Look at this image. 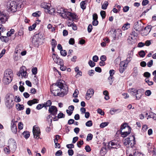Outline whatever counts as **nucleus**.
Wrapping results in <instances>:
<instances>
[{
	"label": "nucleus",
	"mask_w": 156,
	"mask_h": 156,
	"mask_svg": "<svg viewBox=\"0 0 156 156\" xmlns=\"http://www.w3.org/2000/svg\"><path fill=\"white\" fill-rule=\"evenodd\" d=\"M51 91L55 96L63 97L68 92V87L60 80L53 83L51 87Z\"/></svg>",
	"instance_id": "nucleus-1"
},
{
	"label": "nucleus",
	"mask_w": 156,
	"mask_h": 156,
	"mask_svg": "<svg viewBox=\"0 0 156 156\" xmlns=\"http://www.w3.org/2000/svg\"><path fill=\"white\" fill-rule=\"evenodd\" d=\"M22 5L21 2H19L16 1H10L7 3V10L9 12H15L16 11L17 9L20 10L21 8Z\"/></svg>",
	"instance_id": "nucleus-2"
},
{
	"label": "nucleus",
	"mask_w": 156,
	"mask_h": 156,
	"mask_svg": "<svg viewBox=\"0 0 156 156\" xmlns=\"http://www.w3.org/2000/svg\"><path fill=\"white\" fill-rule=\"evenodd\" d=\"M15 97L11 94H7L5 98V103L6 106L9 108H11L14 104Z\"/></svg>",
	"instance_id": "nucleus-3"
},
{
	"label": "nucleus",
	"mask_w": 156,
	"mask_h": 156,
	"mask_svg": "<svg viewBox=\"0 0 156 156\" xmlns=\"http://www.w3.org/2000/svg\"><path fill=\"white\" fill-rule=\"evenodd\" d=\"M13 75V73L11 69H9L5 70L3 79L4 83L6 84L10 83L12 80Z\"/></svg>",
	"instance_id": "nucleus-4"
},
{
	"label": "nucleus",
	"mask_w": 156,
	"mask_h": 156,
	"mask_svg": "<svg viewBox=\"0 0 156 156\" xmlns=\"http://www.w3.org/2000/svg\"><path fill=\"white\" fill-rule=\"evenodd\" d=\"M131 132V128L126 123L122 124L120 129V133L122 137H126Z\"/></svg>",
	"instance_id": "nucleus-5"
},
{
	"label": "nucleus",
	"mask_w": 156,
	"mask_h": 156,
	"mask_svg": "<svg viewBox=\"0 0 156 156\" xmlns=\"http://www.w3.org/2000/svg\"><path fill=\"white\" fill-rule=\"evenodd\" d=\"M8 147L12 151H15L16 149V144L15 140L12 138L9 139L8 141Z\"/></svg>",
	"instance_id": "nucleus-6"
},
{
	"label": "nucleus",
	"mask_w": 156,
	"mask_h": 156,
	"mask_svg": "<svg viewBox=\"0 0 156 156\" xmlns=\"http://www.w3.org/2000/svg\"><path fill=\"white\" fill-rule=\"evenodd\" d=\"M17 75L21 78H26L27 76V69L25 67L23 66L20 69V71L17 73Z\"/></svg>",
	"instance_id": "nucleus-7"
},
{
	"label": "nucleus",
	"mask_w": 156,
	"mask_h": 156,
	"mask_svg": "<svg viewBox=\"0 0 156 156\" xmlns=\"http://www.w3.org/2000/svg\"><path fill=\"white\" fill-rule=\"evenodd\" d=\"M133 139L132 140H130V138H127L125 139L123 141V144L125 146H128V147H132L134 143L135 137L133 136H132Z\"/></svg>",
	"instance_id": "nucleus-8"
},
{
	"label": "nucleus",
	"mask_w": 156,
	"mask_h": 156,
	"mask_svg": "<svg viewBox=\"0 0 156 156\" xmlns=\"http://www.w3.org/2000/svg\"><path fill=\"white\" fill-rule=\"evenodd\" d=\"M52 57L55 62L58 65H62L63 64V60L59 58L57 55H56L55 54H53L52 55Z\"/></svg>",
	"instance_id": "nucleus-9"
},
{
	"label": "nucleus",
	"mask_w": 156,
	"mask_h": 156,
	"mask_svg": "<svg viewBox=\"0 0 156 156\" xmlns=\"http://www.w3.org/2000/svg\"><path fill=\"white\" fill-rule=\"evenodd\" d=\"M33 132L34 137L35 138H38L39 137L40 133V130L39 127L35 125L33 127Z\"/></svg>",
	"instance_id": "nucleus-10"
},
{
	"label": "nucleus",
	"mask_w": 156,
	"mask_h": 156,
	"mask_svg": "<svg viewBox=\"0 0 156 156\" xmlns=\"http://www.w3.org/2000/svg\"><path fill=\"white\" fill-rule=\"evenodd\" d=\"M17 122V121L15 120V119H13L11 121V129L12 133L16 134L17 132V127L16 126V123Z\"/></svg>",
	"instance_id": "nucleus-11"
},
{
	"label": "nucleus",
	"mask_w": 156,
	"mask_h": 156,
	"mask_svg": "<svg viewBox=\"0 0 156 156\" xmlns=\"http://www.w3.org/2000/svg\"><path fill=\"white\" fill-rule=\"evenodd\" d=\"M94 93V90L92 88H90L87 90L85 98L87 100H89L93 95Z\"/></svg>",
	"instance_id": "nucleus-12"
},
{
	"label": "nucleus",
	"mask_w": 156,
	"mask_h": 156,
	"mask_svg": "<svg viewBox=\"0 0 156 156\" xmlns=\"http://www.w3.org/2000/svg\"><path fill=\"white\" fill-rule=\"evenodd\" d=\"M151 28V25H149L145 27L144 29L142 30V35L143 36L147 35L150 32Z\"/></svg>",
	"instance_id": "nucleus-13"
},
{
	"label": "nucleus",
	"mask_w": 156,
	"mask_h": 156,
	"mask_svg": "<svg viewBox=\"0 0 156 156\" xmlns=\"http://www.w3.org/2000/svg\"><path fill=\"white\" fill-rule=\"evenodd\" d=\"M57 111L56 107L54 106H51L48 109L49 113L53 115H55L57 114Z\"/></svg>",
	"instance_id": "nucleus-14"
},
{
	"label": "nucleus",
	"mask_w": 156,
	"mask_h": 156,
	"mask_svg": "<svg viewBox=\"0 0 156 156\" xmlns=\"http://www.w3.org/2000/svg\"><path fill=\"white\" fill-rule=\"evenodd\" d=\"M8 18V16L6 14L0 13V22L1 23H5L7 20Z\"/></svg>",
	"instance_id": "nucleus-15"
},
{
	"label": "nucleus",
	"mask_w": 156,
	"mask_h": 156,
	"mask_svg": "<svg viewBox=\"0 0 156 156\" xmlns=\"http://www.w3.org/2000/svg\"><path fill=\"white\" fill-rule=\"evenodd\" d=\"M143 90L141 89H138L137 90L135 97L136 100H139L142 95V92Z\"/></svg>",
	"instance_id": "nucleus-16"
},
{
	"label": "nucleus",
	"mask_w": 156,
	"mask_h": 156,
	"mask_svg": "<svg viewBox=\"0 0 156 156\" xmlns=\"http://www.w3.org/2000/svg\"><path fill=\"white\" fill-rule=\"evenodd\" d=\"M63 12L62 17L66 19L68 18L69 16H70V15L71 14V13L68 11L66 9H65V11H64V12Z\"/></svg>",
	"instance_id": "nucleus-17"
},
{
	"label": "nucleus",
	"mask_w": 156,
	"mask_h": 156,
	"mask_svg": "<svg viewBox=\"0 0 156 156\" xmlns=\"http://www.w3.org/2000/svg\"><path fill=\"white\" fill-rule=\"evenodd\" d=\"M115 141L112 140L111 142H110L109 143V146H110V144L111 146H112V147L113 148H117L119 147V144L116 143Z\"/></svg>",
	"instance_id": "nucleus-18"
},
{
	"label": "nucleus",
	"mask_w": 156,
	"mask_h": 156,
	"mask_svg": "<svg viewBox=\"0 0 156 156\" xmlns=\"http://www.w3.org/2000/svg\"><path fill=\"white\" fill-rule=\"evenodd\" d=\"M39 100L37 99H34L32 100L29 101L27 103L30 106H31L32 105L37 103L38 102Z\"/></svg>",
	"instance_id": "nucleus-19"
},
{
	"label": "nucleus",
	"mask_w": 156,
	"mask_h": 156,
	"mask_svg": "<svg viewBox=\"0 0 156 156\" xmlns=\"http://www.w3.org/2000/svg\"><path fill=\"white\" fill-rule=\"evenodd\" d=\"M65 9L62 8L60 6H58L57 8V12L59 14H61V16H62V15L63 14V12H64V11H65Z\"/></svg>",
	"instance_id": "nucleus-20"
},
{
	"label": "nucleus",
	"mask_w": 156,
	"mask_h": 156,
	"mask_svg": "<svg viewBox=\"0 0 156 156\" xmlns=\"http://www.w3.org/2000/svg\"><path fill=\"white\" fill-rule=\"evenodd\" d=\"M137 34L134 31H133L131 34L130 38L133 40H135L137 38Z\"/></svg>",
	"instance_id": "nucleus-21"
},
{
	"label": "nucleus",
	"mask_w": 156,
	"mask_h": 156,
	"mask_svg": "<svg viewBox=\"0 0 156 156\" xmlns=\"http://www.w3.org/2000/svg\"><path fill=\"white\" fill-rule=\"evenodd\" d=\"M41 39L38 37V35H36L33 37L32 40L33 43H38Z\"/></svg>",
	"instance_id": "nucleus-22"
},
{
	"label": "nucleus",
	"mask_w": 156,
	"mask_h": 156,
	"mask_svg": "<svg viewBox=\"0 0 156 156\" xmlns=\"http://www.w3.org/2000/svg\"><path fill=\"white\" fill-rule=\"evenodd\" d=\"M137 90L135 89L132 88L129 89L128 90V91L130 93L131 95L135 96Z\"/></svg>",
	"instance_id": "nucleus-23"
},
{
	"label": "nucleus",
	"mask_w": 156,
	"mask_h": 156,
	"mask_svg": "<svg viewBox=\"0 0 156 156\" xmlns=\"http://www.w3.org/2000/svg\"><path fill=\"white\" fill-rule=\"evenodd\" d=\"M49 4L45 2L42 3L41 4V7L46 9L47 10L50 9V5H49Z\"/></svg>",
	"instance_id": "nucleus-24"
},
{
	"label": "nucleus",
	"mask_w": 156,
	"mask_h": 156,
	"mask_svg": "<svg viewBox=\"0 0 156 156\" xmlns=\"http://www.w3.org/2000/svg\"><path fill=\"white\" fill-rule=\"evenodd\" d=\"M134 29L136 31H140L142 30L143 27L138 23H137L135 25Z\"/></svg>",
	"instance_id": "nucleus-25"
},
{
	"label": "nucleus",
	"mask_w": 156,
	"mask_h": 156,
	"mask_svg": "<svg viewBox=\"0 0 156 156\" xmlns=\"http://www.w3.org/2000/svg\"><path fill=\"white\" fill-rule=\"evenodd\" d=\"M133 56V54H132L131 52H130V53H129L127 55V58L125 60H124L126 62H127V63H129V62L131 60Z\"/></svg>",
	"instance_id": "nucleus-26"
},
{
	"label": "nucleus",
	"mask_w": 156,
	"mask_h": 156,
	"mask_svg": "<svg viewBox=\"0 0 156 156\" xmlns=\"http://www.w3.org/2000/svg\"><path fill=\"white\" fill-rule=\"evenodd\" d=\"M52 103L51 101L50 100H48L46 102L43 104L44 105V107L47 109V107H51Z\"/></svg>",
	"instance_id": "nucleus-27"
},
{
	"label": "nucleus",
	"mask_w": 156,
	"mask_h": 156,
	"mask_svg": "<svg viewBox=\"0 0 156 156\" xmlns=\"http://www.w3.org/2000/svg\"><path fill=\"white\" fill-rule=\"evenodd\" d=\"M128 63H127V62H126L125 61H124L122 62H121L120 64V66L122 67H123L124 68H125V69H126V67H127V64Z\"/></svg>",
	"instance_id": "nucleus-28"
},
{
	"label": "nucleus",
	"mask_w": 156,
	"mask_h": 156,
	"mask_svg": "<svg viewBox=\"0 0 156 156\" xmlns=\"http://www.w3.org/2000/svg\"><path fill=\"white\" fill-rule=\"evenodd\" d=\"M130 24L128 23L125 24L122 27V30H127L130 27Z\"/></svg>",
	"instance_id": "nucleus-29"
},
{
	"label": "nucleus",
	"mask_w": 156,
	"mask_h": 156,
	"mask_svg": "<svg viewBox=\"0 0 156 156\" xmlns=\"http://www.w3.org/2000/svg\"><path fill=\"white\" fill-rule=\"evenodd\" d=\"M103 94L105 96V99L106 100H108L109 99V97L108 96V92L106 90H104L103 92Z\"/></svg>",
	"instance_id": "nucleus-30"
},
{
	"label": "nucleus",
	"mask_w": 156,
	"mask_h": 156,
	"mask_svg": "<svg viewBox=\"0 0 156 156\" xmlns=\"http://www.w3.org/2000/svg\"><path fill=\"white\" fill-rule=\"evenodd\" d=\"M108 3L107 1H105L102 5L101 8L103 9H106L108 5Z\"/></svg>",
	"instance_id": "nucleus-31"
},
{
	"label": "nucleus",
	"mask_w": 156,
	"mask_h": 156,
	"mask_svg": "<svg viewBox=\"0 0 156 156\" xmlns=\"http://www.w3.org/2000/svg\"><path fill=\"white\" fill-rule=\"evenodd\" d=\"M23 135L25 138L27 139L29 137L30 134L28 131H24L23 133Z\"/></svg>",
	"instance_id": "nucleus-32"
},
{
	"label": "nucleus",
	"mask_w": 156,
	"mask_h": 156,
	"mask_svg": "<svg viewBox=\"0 0 156 156\" xmlns=\"http://www.w3.org/2000/svg\"><path fill=\"white\" fill-rule=\"evenodd\" d=\"M17 109L18 110H23L24 108L23 105H21L19 104H17L16 105Z\"/></svg>",
	"instance_id": "nucleus-33"
},
{
	"label": "nucleus",
	"mask_w": 156,
	"mask_h": 156,
	"mask_svg": "<svg viewBox=\"0 0 156 156\" xmlns=\"http://www.w3.org/2000/svg\"><path fill=\"white\" fill-rule=\"evenodd\" d=\"M120 110L119 109H112L110 110V113L112 114H114V113H118L120 112Z\"/></svg>",
	"instance_id": "nucleus-34"
},
{
	"label": "nucleus",
	"mask_w": 156,
	"mask_h": 156,
	"mask_svg": "<svg viewBox=\"0 0 156 156\" xmlns=\"http://www.w3.org/2000/svg\"><path fill=\"white\" fill-rule=\"evenodd\" d=\"M86 2L85 1H82L80 3V7L83 9H84L86 8V6L85 5Z\"/></svg>",
	"instance_id": "nucleus-35"
},
{
	"label": "nucleus",
	"mask_w": 156,
	"mask_h": 156,
	"mask_svg": "<svg viewBox=\"0 0 156 156\" xmlns=\"http://www.w3.org/2000/svg\"><path fill=\"white\" fill-rule=\"evenodd\" d=\"M47 12L50 14H51V15L54 14L55 12V10L54 8H50V9L49 10H48Z\"/></svg>",
	"instance_id": "nucleus-36"
},
{
	"label": "nucleus",
	"mask_w": 156,
	"mask_h": 156,
	"mask_svg": "<svg viewBox=\"0 0 156 156\" xmlns=\"http://www.w3.org/2000/svg\"><path fill=\"white\" fill-rule=\"evenodd\" d=\"M109 122H102L100 124V127L101 128H104L107 126Z\"/></svg>",
	"instance_id": "nucleus-37"
},
{
	"label": "nucleus",
	"mask_w": 156,
	"mask_h": 156,
	"mask_svg": "<svg viewBox=\"0 0 156 156\" xmlns=\"http://www.w3.org/2000/svg\"><path fill=\"white\" fill-rule=\"evenodd\" d=\"M93 138V135L91 133H89L88 134L86 140L87 141H89L91 140Z\"/></svg>",
	"instance_id": "nucleus-38"
},
{
	"label": "nucleus",
	"mask_w": 156,
	"mask_h": 156,
	"mask_svg": "<svg viewBox=\"0 0 156 156\" xmlns=\"http://www.w3.org/2000/svg\"><path fill=\"white\" fill-rule=\"evenodd\" d=\"M139 54L140 56L141 57H144L145 55V53L144 51L142 50L139 52Z\"/></svg>",
	"instance_id": "nucleus-39"
},
{
	"label": "nucleus",
	"mask_w": 156,
	"mask_h": 156,
	"mask_svg": "<svg viewBox=\"0 0 156 156\" xmlns=\"http://www.w3.org/2000/svg\"><path fill=\"white\" fill-rule=\"evenodd\" d=\"M51 45L52 47H55L57 45V42L54 39H52Z\"/></svg>",
	"instance_id": "nucleus-40"
},
{
	"label": "nucleus",
	"mask_w": 156,
	"mask_h": 156,
	"mask_svg": "<svg viewBox=\"0 0 156 156\" xmlns=\"http://www.w3.org/2000/svg\"><path fill=\"white\" fill-rule=\"evenodd\" d=\"M92 121L89 120L86 123V126L88 127H90L92 125Z\"/></svg>",
	"instance_id": "nucleus-41"
},
{
	"label": "nucleus",
	"mask_w": 156,
	"mask_h": 156,
	"mask_svg": "<svg viewBox=\"0 0 156 156\" xmlns=\"http://www.w3.org/2000/svg\"><path fill=\"white\" fill-rule=\"evenodd\" d=\"M113 76H110L108 78L109 84L110 85H111L113 82Z\"/></svg>",
	"instance_id": "nucleus-42"
},
{
	"label": "nucleus",
	"mask_w": 156,
	"mask_h": 156,
	"mask_svg": "<svg viewBox=\"0 0 156 156\" xmlns=\"http://www.w3.org/2000/svg\"><path fill=\"white\" fill-rule=\"evenodd\" d=\"M73 23V21L69 19L67 21V25L69 27H71Z\"/></svg>",
	"instance_id": "nucleus-43"
},
{
	"label": "nucleus",
	"mask_w": 156,
	"mask_h": 156,
	"mask_svg": "<svg viewBox=\"0 0 156 156\" xmlns=\"http://www.w3.org/2000/svg\"><path fill=\"white\" fill-rule=\"evenodd\" d=\"M78 93H79V91H78V90H77L76 89L75 90V91H74V93H73V97H74V98H77V97H78Z\"/></svg>",
	"instance_id": "nucleus-44"
},
{
	"label": "nucleus",
	"mask_w": 156,
	"mask_h": 156,
	"mask_svg": "<svg viewBox=\"0 0 156 156\" xmlns=\"http://www.w3.org/2000/svg\"><path fill=\"white\" fill-rule=\"evenodd\" d=\"M36 23L33 24L32 26L29 27V31H31L34 29L36 27Z\"/></svg>",
	"instance_id": "nucleus-45"
},
{
	"label": "nucleus",
	"mask_w": 156,
	"mask_h": 156,
	"mask_svg": "<svg viewBox=\"0 0 156 156\" xmlns=\"http://www.w3.org/2000/svg\"><path fill=\"white\" fill-rule=\"evenodd\" d=\"M47 119H48V122H50V126H51L52 122V117L51 115H48L47 117Z\"/></svg>",
	"instance_id": "nucleus-46"
},
{
	"label": "nucleus",
	"mask_w": 156,
	"mask_h": 156,
	"mask_svg": "<svg viewBox=\"0 0 156 156\" xmlns=\"http://www.w3.org/2000/svg\"><path fill=\"white\" fill-rule=\"evenodd\" d=\"M88 64L89 66L91 67H94L95 65V63L91 60H90L89 61Z\"/></svg>",
	"instance_id": "nucleus-47"
},
{
	"label": "nucleus",
	"mask_w": 156,
	"mask_h": 156,
	"mask_svg": "<svg viewBox=\"0 0 156 156\" xmlns=\"http://www.w3.org/2000/svg\"><path fill=\"white\" fill-rule=\"evenodd\" d=\"M37 67H34L32 68V72L33 74L36 75L37 73Z\"/></svg>",
	"instance_id": "nucleus-48"
},
{
	"label": "nucleus",
	"mask_w": 156,
	"mask_h": 156,
	"mask_svg": "<svg viewBox=\"0 0 156 156\" xmlns=\"http://www.w3.org/2000/svg\"><path fill=\"white\" fill-rule=\"evenodd\" d=\"M60 53L61 55L63 56H65L67 55V52L65 50H62L60 51Z\"/></svg>",
	"instance_id": "nucleus-49"
},
{
	"label": "nucleus",
	"mask_w": 156,
	"mask_h": 156,
	"mask_svg": "<svg viewBox=\"0 0 156 156\" xmlns=\"http://www.w3.org/2000/svg\"><path fill=\"white\" fill-rule=\"evenodd\" d=\"M100 14L103 19H104L106 16L105 12L104 11H101L100 12Z\"/></svg>",
	"instance_id": "nucleus-50"
},
{
	"label": "nucleus",
	"mask_w": 156,
	"mask_h": 156,
	"mask_svg": "<svg viewBox=\"0 0 156 156\" xmlns=\"http://www.w3.org/2000/svg\"><path fill=\"white\" fill-rule=\"evenodd\" d=\"M44 105L43 104H39L36 107V109L37 110H40L42 108L44 107Z\"/></svg>",
	"instance_id": "nucleus-51"
},
{
	"label": "nucleus",
	"mask_w": 156,
	"mask_h": 156,
	"mask_svg": "<svg viewBox=\"0 0 156 156\" xmlns=\"http://www.w3.org/2000/svg\"><path fill=\"white\" fill-rule=\"evenodd\" d=\"M70 17H71L73 19H77V16L74 13H71V14L70 15Z\"/></svg>",
	"instance_id": "nucleus-52"
},
{
	"label": "nucleus",
	"mask_w": 156,
	"mask_h": 156,
	"mask_svg": "<svg viewBox=\"0 0 156 156\" xmlns=\"http://www.w3.org/2000/svg\"><path fill=\"white\" fill-rule=\"evenodd\" d=\"M65 116V115L64 114L60 112L59 113L58 115V119H60L62 118H64Z\"/></svg>",
	"instance_id": "nucleus-53"
},
{
	"label": "nucleus",
	"mask_w": 156,
	"mask_h": 156,
	"mask_svg": "<svg viewBox=\"0 0 156 156\" xmlns=\"http://www.w3.org/2000/svg\"><path fill=\"white\" fill-rule=\"evenodd\" d=\"M18 129L20 130L22 129L23 128V124L22 122H19L18 124Z\"/></svg>",
	"instance_id": "nucleus-54"
},
{
	"label": "nucleus",
	"mask_w": 156,
	"mask_h": 156,
	"mask_svg": "<svg viewBox=\"0 0 156 156\" xmlns=\"http://www.w3.org/2000/svg\"><path fill=\"white\" fill-rule=\"evenodd\" d=\"M23 34V28H21L19 30L18 34L19 36H21Z\"/></svg>",
	"instance_id": "nucleus-55"
},
{
	"label": "nucleus",
	"mask_w": 156,
	"mask_h": 156,
	"mask_svg": "<svg viewBox=\"0 0 156 156\" xmlns=\"http://www.w3.org/2000/svg\"><path fill=\"white\" fill-rule=\"evenodd\" d=\"M14 31H15L14 29H11L9 32L7 33V36H10L12 34L14 33Z\"/></svg>",
	"instance_id": "nucleus-56"
},
{
	"label": "nucleus",
	"mask_w": 156,
	"mask_h": 156,
	"mask_svg": "<svg viewBox=\"0 0 156 156\" xmlns=\"http://www.w3.org/2000/svg\"><path fill=\"white\" fill-rule=\"evenodd\" d=\"M69 43V44L73 45L75 43L74 39L73 38H71L70 39Z\"/></svg>",
	"instance_id": "nucleus-57"
},
{
	"label": "nucleus",
	"mask_w": 156,
	"mask_h": 156,
	"mask_svg": "<svg viewBox=\"0 0 156 156\" xmlns=\"http://www.w3.org/2000/svg\"><path fill=\"white\" fill-rule=\"evenodd\" d=\"M68 153L69 155L72 156L73 154L74 151L73 150L70 149L68 150Z\"/></svg>",
	"instance_id": "nucleus-58"
},
{
	"label": "nucleus",
	"mask_w": 156,
	"mask_h": 156,
	"mask_svg": "<svg viewBox=\"0 0 156 156\" xmlns=\"http://www.w3.org/2000/svg\"><path fill=\"white\" fill-rule=\"evenodd\" d=\"M98 113L102 115H104V112L102 111V110L100 108H98L97 109Z\"/></svg>",
	"instance_id": "nucleus-59"
},
{
	"label": "nucleus",
	"mask_w": 156,
	"mask_h": 156,
	"mask_svg": "<svg viewBox=\"0 0 156 156\" xmlns=\"http://www.w3.org/2000/svg\"><path fill=\"white\" fill-rule=\"evenodd\" d=\"M151 94V92L150 90H147L145 92V94L148 96H150Z\"/></svg>",
	"instance_id": "nucleus-60"
},
{
	"label": "nucleus",
	"mask_w": 156,
	"mask_h": 156,
	"mask_svg": "<svg viewBox=\"0 0 156 156\" xmlns=\"http://www.w3.org/2000/svg\"><path fill=\"white\" fill-rule=\"evenodd\" d=\"M153 64V60H151L147 63V66L149 67H151Z\"/></svg>",
	"instance_id": "nucleus-61"
},
{
	"label": "nucleus",
	"mask_w": 156,
	"mask_h": 156,
	"mask_svg": "<svg viewBox=\"0 0 156 156\" xmlns=\"http://www.w3.org/2000/svg\"><path fill=\"white\" fill-rule=\"evenodd\" d=\"M83 144V140H80L77 143V146L79 147H81V145Z\"/></svg>",
	"instance_id": "nucleus-62"
},
{
	"label": "nucleus",
	"mask_w": 156,
	"mask_h": 156,
	"mask_svg": "<svg viewBox=\"0 0 156 156\" xmlns=\"http://www.w3.org/2000/svg\"><path fill=\"white\" fill-rule=\"evenodd\" d=\"M148 127L146 125H145L142 126V129L143 132H145L148 129Z\"/></svg>",
	"instance_id": "nucleus-63"
},
{
	"label": "nucleus",
	"mask_w": 156,
	"mask_h": 156,
	"mask_svg": "<svg viewBox=\"0 0 156 156\" xmlns=\"http://www.w3.org/2000/svg\"><path fill=\"white\" fill-rule=\"evenodd\" d=\"M62 152L61 150H59L57 151L55 153V155L56 156H59L62 154Z\"/></svg>",
	"instance_id": "nucleus-64"
}]
</instances>
